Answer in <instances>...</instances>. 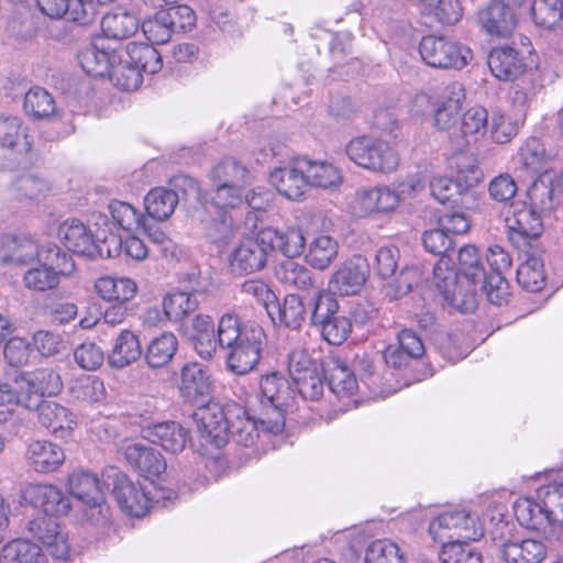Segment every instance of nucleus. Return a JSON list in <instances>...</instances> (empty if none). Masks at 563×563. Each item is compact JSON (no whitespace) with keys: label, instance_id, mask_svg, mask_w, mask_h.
<instances>
[{"label":"nucleus","instance_id":"1","mask_svg":"<svg viewBox=\"0 0 563 563\" xmlns=\"http://www.w3.org/2000/svg\"><path fill=\"white\" fill-rule=\"evenodd\" d=\"M23 497L44 512L29 522L30 533L42 542L53 559L66 561L70 552L68 537L55 517L69 511V497L52 484H29L23 490Z\"/></svg>","mask_w":563,"mask_h":563},{"label":"nucleus","instance_id":"2","mask_svg":"<svg viewBox=\"0 0 563 563\" xmlns=\"http://www.w3.org/2000/svg\"><path fill=\"white\" fill-rule=\"evenodd\" d=\"M218 334L231 373L246 375L256 367L266 344V334L258 323H243L238 314L228 312L218 321Z\"/></svg>","mask_w":563,"mask_h":563},{"label":"nucleus","instance_id":"3","mask_svg":"<svg viewBox=\"0 0 563 563\" xmlns=\"http://www.w3.org/2000/svg\"><path fill=\"white\" fill-rule=\"evenodd\" d=\"M459 263L462 277L466 282L464 291L456 272L449 268L448 262L443 258L433 268V283L451 307L465 313L476 308V282L482 280L484 268L481 265L478 251L473 245L460 249Z\"/></svg>","mask_w":563,"mask_h":563},{"label":"nucleus","instance_id":"4","mask_svg":"<svg viewBox=\"0 0 563 563\" xmlns=\"http://www.w3.org/2000/svg\"><path fill=\"white\" fill-rule=\"evenodd\" d=\"M543 484L537 488L539 503L521 497L514 503V514L527 529H544L563 515V468L549 470L539 476Z\"/></svg>","mask_w":563,"mask_h":563},{"label":"nucleus","instance_id":"5","mask_svg":"<svg viewBox=\"0 0 563 563\" xmlns=\"http://www.w3.org/2000/svg\"><path fill=\"white\" fill-rule=\"evenodd\" d=\"M260 390L264 434H279L285 428V413L294 401V389L282 373L272 372L261 377Z\"/></svg>","mask_w":563,"mask_h":563},{"label":"nucleus","instance_id":"6","mask_svg":"<svg viewBox=\"0 0 563 563\" xmlns=\"http://www.w3.org/2000/svg\"><path fill=\"white\" fill-rule=\"evenodd\" d=\"M345 154L355 165L375 174H391L400 165L398 151L387 141L372 135L351 139L345 145Z\"/></svg>","mask_w":563,"mask_h":563},{"label":"nucleus","instance_id":"7","mask_svg":"<svg viewBox=\"0 0 563 563\" xmlns=\"http://www.w3.org/2000/svg\"><path fill=\"white\" fill-rule=\"evenodd\" d=\"M484 531L478 516L466 509L443 511L428 527L432 540L442 545L448 542L476 541L484 536Z\"/></svg>","mask_w":563,"mask_h":563},{"label":"nucleus","instance_id":"8","mask_svg":"<svg viewBox=\"0 0 563 563\" xmlns=\"http://www.w3.org/2000/svg\"><path fill=\"white\" fill-rule=\"evenodd\" d=\"M74 269L71 257L58 246L55 252L42 255L37 263L25 271L22 284L30 291L46 292L59 285L60 276L69 275Z\"/></svg>","mask_w":563,"mask_h":563},{"label":"nucleus","instance_id":"9","mask_svg":"<svg viewBox=\"0 0 563 563\" xmlns=\"http://www.w3.org/2000/svg\"><path fill=\"white\" fill-rule=\"evenodd\" d=\"M422 60L433 68H464L473 58L472 49L450 37L427 35L419 43Z\"/></svg>","mask_w":563,"mask_h":563},{"label":"nucleus","instance_id":"10","mask_svg":"<svg viewBox=\"0 0 563 563\" xmlns=\"http://www.w3.org/2000/svg\"><path fill=\"white\" fill-rule=\"evenodd\" d=\"M505 531L509 532L508 523L499 520L490 532L498 555L505 563H541L545 559L547 548L542 541L509 540L505 538Z\"/></svg>","mask_w":563,"mask_h":563},{"label":"nucleus","instance_id":"11","mask_svg":"<svg viewBox=\"0 0 563 563\" xmlns=\"http://www.w3.org/2000/svg\"><path fill=\"white\" fill-rule=\"evenodd\" d=\"M400 203L399 194L387 185L358 188L349 206L356 218L388 216Z\"/></svg>","mask_w":563,"mask_h":563},{"label":"nucleus","instance_id":"12","mask_svg":"<svg viewBox=\"0 0 563 563\" xmlns=\"http://www.w3.org/2000/svg\"><path fill=\"white\" fill-rule=\"evenodd\" d=\"M58 246L53 243L38 244L29 235H0V264L20 267L32 266L42 255L55 252Z\"/></svg>","mask_w":563,"mask_h":563},{"label":"nucleus","instance_id":"13","mask_svg":"<svg viewBox=\"0 0 563 563\" xmlns=\"http://www.w3.org/2000/svg\"><path fill=\"white\" fill-rule=\"evenodd\" d=\"M0 148L13 156V161L7 165V168L13 169L26 161V156L33 148V136L21 117L10 113L0 114Z\"/></svg>","mask_w":563,"mask_h":563},{"label":"nucleus","instance_id":"14","mask_svg":"<svg viewBox=\"0 0 563 563\" xmlns=\"http://www.w3.org/2000/svg\"><path fill=\"white\" fill-rule=\"evenodd\" d=\"M272 435L264 434L260 411L256 417H252L242 408H238L230 420L229 439L231 438L238 445L251 449L249 456L258 459L266 452Z\"/></svg>","mask_w":563,"mask_h":563},{"label":"nucleus","instance_id":"15","mask_svg":"<svg viewBox=\"0 0 563 563\" xmlns=\"http://www.w3.org/2000/svg\"><path fill=\"white\" fill-rule=\"evenodd\" d=\"M233 411H225L217 402H206L196 409L192 417L197 423L201 440L218 449L229 441L230 420Z\"/></svg>","mask_w":563,"mask_h":563},{"label":"nucleus","instance_id":"16","mask_svg":"<svg viewBox=\"0 0 563 563\" xmlns=\"http://www.w3.org/2000/svg\"><path fill=\"white\" fill-rule=\"evenodd\" d=\"M542 212L523 206L514 212L508 220V239L519 252H530L540 246V235L543 231Z\"/></svg>","mask_w":563,"mask_h":563},{"label":"nucleus","instance_id":"17","mask_svg":"<svg viewBox=\"0 0 563 563\" xmlns=\"http://www.w3.org/2000/svg\"><path fill=\"white\" fill-rule=\"evenodd\" d=\"M261 230L254 239L240 242L229 255L230 269L235 274H253L262 271L271 255L267 244H264Z\"/></svg>","mask_w":563,"mask_h":563},{"label":"nucleus","instance_id":"18","mask_svg":"<svg viewBox=\"0 0 563 563\" xmlns=\"http://www.w3.org/2000/svg\"><path fill=\"white\" fill-rule=\"evenodd\" d=\"M488 131V112L482 106L468 108L461 117V125L450 134L453 151L464 152L483 140Z\"/></svg>","mask_w":563,"mask_h":563},{"label":"nucleus","instance_id":"19","mask_svg":"<svg viewBox=\"0 0 563 563\" xmlns=\"http://www.w3.org/2000/svg\"><path fill=\"white\" fill-rule=\"evenodd\" d=\"M58 236L66 249L74 254L82 256H104L108 238L96 243L90 230L84 222L70 219L65 220L58 228Z\"/></svg>","mask_w":563,"mask_h":563},{"label":"nucleus","instance_id":"20","mask_svg":"<svg viewBox=\"0 0 563 563\" xmlns=\"http://www.w3.org/2000/svg\"><path fill=\"white\" fill-rule=\"evenodd\" d=\"M476 20L485 33L500 38L510 36L517 25L515 11L501 0H490L478 10Z\"/></svg>","mask_w":563,"mask_h":563},{"label":"nucleus","instance_id":"21","mask_svg":"<svg viewBox=\"0 0 563 563\" xmlns=\"http://www.w3.org/2000/svg\"><path fill=\"white\" fill-rule=\"evenodd\" d=\"M368 271L365 257L353 256L333 273L329 282V290L340 296L356 295L365 284Z\"/></svg>","mask_w":563,"mask_h":563},{"label":"nucleus","instance_id":"22","mask_svg":"<svg viewBox=\"0 0 563 563\" xmlns=\"http://www.w3.org/2000/svg\"><path fill=\"white\" fill-rule=\"evenodd\" d=\"M13 386L19 395L29 396L31 408L37 404L33 396H54L62 390V380L58 373L52 368H37L19 375Z\"/></svg>","mask_w":563,"mask_h":563},{"label":"nucleus","instance_id":"23","mask_svg":"<svg viewBox=\"0 0 563 563\" xmlns=\"http://www.w3.org/2000/svg\"><path fill=\"white\" fill-rule=\"evenodd\" d=\"M38 9L52 19L64 18L79 25L96 20L97 7L92 0H36Z\"/></svg>","mask_w":563,"mask_h":563},{"label":"nucleus","instance_id":"24","mask_svg":"<svg viewBox=\"0 0 563 563\" xmlns=\"http://www.w3.org/2000/svg\"><path fill=\"white\" fill-rule=\"evenodd\" d=\"M113 485V494L122 511L132 517L146 515L152 499L140 484L133 483L125 474L115 473Z\"/></svg>","mask_w":563,"mask_h":563},{"label":"nucleus","instance_id":"25","mask_svg":"<svg viewBox=\"0 0 563 563\" xmlns=\"http://www.w3.org/2000/svg\"><path fill=\"white\" fill-rule=\"evenodd\" d=\"M250 186L218 184L211 192L212 205L218 209H235L247 205L254 210L264 208L263 189H246Z\"/></svg>","mask_w":563,"mask_h":563},{"label":"nucleus","instance_id":"26","mask_svg":"<svg viewBox=\"0 0 563 563\" xmlns=\"http://www.w3.org/2000/svg\"><path fill=\"white\" fill-rule=\"evenodd\" d=\"M487 64L492 74L504 81L516 80L529 74L522 54L508 45L494 47L489 52Z\"/></svg>","mask_w":563,"mask_h":563},{"label":"nucleus","instance_id":"27","mask_svg":"<svg viewBox=\"0 0 563 563\" xmlns=\"http://www.w3.org/2000/svg\"><path fill=\"white\" fill-rule=\"evenodd\" d=\"M179 391L191 405L200 406L209 401L211 382L207 371L198 363H187L180 373Z\"/></svg>","mask_w":563,"mask_h":563},{"label":"nucleus","instance_id":"28","mask_svg":"<svg viewBox=\"0 0 563 563\" xmlns=\"http://www.w3.org/2000/svg\"><path fill=\"white\" fill-rule=\"evenodd\" d=\"M142 435L166 452L177 454L184 451L189 440V432L176 421H163L142 429Z\"/></svg>","mask_w":563,"mask_h":563},{"label":"nucleus","instance_id":"29","mask_svg":"<svg viewBox=\"0 0 563 563\" xmlns=\"http://www.w3.org/2000/svg\"><path fill=\"white\" fill-rule=\"evenodd\" d=\"M303 157L297 158L289 165L275 168L269 176L271 184L288 199H299L307 187Z\"/></svg>","mask_w":563,"mask_h":563},{"label":"nucleus","instance_id":"30","mask_svg":"<svg viewBox=\"0 0 563 563\" xmlns=\"http://www.w3.org/2000/svg\"><path fill=\"white\" fill-rule=\"evenodd\" d=\"M35 406L38 423L56 438H66L77 424L74 412L58 402L42 401Z\"/></svg>","mask_w":563,"mask_h":563},{"label":"nucleus","instance_id":"31","mask_svg":"<svg viewBox=\"0 0 563 563\" xmlns=\"http://www.w3.org/2000/svg\"><path fill=\"white\" fill-rule=\"evenodd\" d=\"M25 459L36 473L48 474L57 471L66 456L58 444L48 440H34L26 448Z\"/></svg>","mask_w":563,"mask_h":563},{"label":"nucleus","instance_id":"32","mask_svg":"<svg viewBox=\"0 0 563 563\" xmlns=\"http://www.w3.org/2000/svg\"><path fill=\"white\" fill-rule=\"evenodd\" d=\"M70 494L89 508H101L107 487L97 475L87 471H75L68 477Z\"/></svg>","mask_w":563,"mask_h":563},{"label":"nucleus","instance_id":"33","mask_svg":"<svg viewBox=\"0 0 563 563\" xmlns=\"http://www.w3.org/2000/svg\"><path fill=\"white\" fill-rule=\"evenodd\" d=\"M125 460L141 475L148 479L158 478L166 471V461L154 448L141 443L126 446Z\"/></svg>","mask_w":563,"mask_h":563},{"label":"nucleus","instance_id":"34","mask_svg":"<svg viewBox=\"0 0 563 563\" xmlns=\"http://www.w3.org/2000/svg\"><path fill=\"white\" fill-rule=\"evenodd\" d=\"M119 60V54L114 48L106 47L103 43L96 41L81 49L78 54V62L90 76H110L112 67Z\"/></svg>","mask_w":563,"mask_h":563},{"label":"nucleus","instance_id":"35","mask_svg":"<svg viewBox=\"0 0 563 563\" xmlns=\"http://www.w3.org/2000/svg\"><path fill=\"white\" fill-rule=\"evenodd\" d=\"M264 244L268 245L271 254L278 250L287 260L299 256L305 249V236L299 228L276 230L273 228L263 229Z\"/></svg>","mask_w":563,"mask_h":563},{"label":"nucleus","instance_id":"36","mask_svg":"<svg viewBox=\"0 0 563 563\" xmlns=\"http://www.w3.org/2000/svg\"><path fill=\"white\" fill-rule=\"evenodd\" d=\"M525 262L517 268V282L526 290L537 292L544 287L542 249L533 247L530 252H521Z\"/></svg>","mask_w":563,"mask_h":563},{"label":"nucleus","instance_id":"37","mask_svg":"<svg viewBox=\"0 0 563 563\" xmlns=\"http://www.w3.org/2000/svg\"><path fill=\"white\" fill-rule=\"evenodd\" d=\"M93 287L97 295L107 302H129L137 291L136 283L129 277L101 276Z\"/></svg>","mask_w":563,"mask_h":563},{"label":"nucleus","instance_id":"38","mask_svg":"<svg viewBox=\"0 0 563 563\" xmlns=\"http://www.w3.org/2000/svg\"><path fill=\"white\" fill-rule=\"evenodd\" d=\"M140 26L137 18L123 8H115L101 20V30L106 37L124 40L135 34Z\"/></svg>","mask_w":563,"mask_h":563},{"label":"nucleus","instance_id":"39","mask_svg":"<svg viewBox=\"0 0 563 563\" xmlns=\"http://www.w3.org/2000/svg\"><path fill=\"white\" fill-rule=\"evenodd\" d=\"M141 353V344L135 333L122 330L114 341L108 362L112 367L123 368L139 360Z\"/></svg>","mask_w":563,"mask_h":563},{"label":"nucleus","instance_id":"40","mask_svg":"<svg viewBox=\"0 0 563 563\" xmlns=\"http://www.w3.org/2000/svg\"><path fill=\"white\" fill-rule=\"evenodd\" d=\"M353 372L358 375L361 384L376 397H387L394 391L387 388L385 376L377 373L373 360L367 354H357L354 357Z\"/></svg>","mask_w":563,"mask_h":563},{"label":"nucleus","instance_id":"41","mask_svg":"<svg viewBox=\"0 0 563 563\" xmlns=\"http://www.w3.org/2000/svg\"><path fill=\"white\" fill-rule=\"evenodd\" d=\"M0 563H48V559L37 544L16 539L2 548Z\"/></svg>","mask_w":563,"mask_h":563},{"label":"nucleus","instance_id":"42","mask_svg":"<svg viewBox=\"0 0 563 563\" xmlns=\"http://www.w3.org/2000/svg\"><path fill=\"white\" fill-rule=\"evenodd\" d=\"M273 308L277 310L279 322L291 330L300 329L309 317L308 302L295 294L285 296L283 302H275Z\"/></svg>","mask_w":563,"mask_h":563},{"label":"nucleus","instance_id":"43","mask_svg":"<svg viewBox=\"0 0 563 563\" xmlns=\"http://www.w3.org/2000/svg\"><path fill=\"white\" fill-rule=\"evenodd\" d=\"M178 194L172 189L157 187L145 196L144 206L150 218L164 221L168 219L178 203Z\"/></svg>","mask_w":563,"mask_h":563},{"label":"nucleus","instance_id":"44","mask_svg":"<svg viewBox=\"0 0 563 563\" xmlns=\"http://www.w3.org/2000/svg\"><path fill=\"white\" fill-rule=\"evenodd\" d=\"M302 166H305L307 186L334 188L342 183L340 169L331 163L303 157Z\"/></svg>","mask_w":563,"mask_h":563},{"label":"nucleus","instance_id":"45","mask_svg":"<svg viewBox=\"0 0 563 563\" xmlns=\"http://www.w3.org/2000/svg\"><path fill=\"white\" fill-rule=\"evenodd\" d=\"M338 252L339 244L333 238L319 234L309 243L306 261L311 267L323 271L336 258Z\"/></svg>","mask_w":563,"mask_h":563},{"label":"nucleus","instance_id":"46","mask_svg":"<svg viewBox=\"0 0 563 563\" xmlns=\"http://www.w3.org/2000/svg\"><path fill=\"white\" fill-rule=\"evenodd\" d=\"M328 385L339 398L351 397L360 388L355 373L340 360H333L328 367Z\"/></svg>","mask_w":563,"mask_h":563},{"label":"nucleus","instance_id":"47","mask_svg":"<svg viewBox=\"0 0 563 563\" xmlns=\"http://www.w3.org/2000/svg\"><path fill=\"white\" fill-rule=\"evenodd\" d=\"M126 57L128 62L132 63L141 73L154 75L163 67L161 53L150 44L129 43Z\"/></svg>","mask_w":563,"mask_h":563},{"label":"nucleus","instance_id":"48","mask_svg":"<svg viewBox=\"0 0 563 563\" xmlns=\"http://www.w3.org/2000/svg\"><path fill=\"white\" fill-rule=\"evenodd\" d=\"M178 349V340L172 332H165L153 339L145 353L148 366L159 368L167 365Z\"/></svg>","mask_w":563,"mask_h":563},{"label":"nucleus","instance_id":"49","mask_svg":"<svg viewBox=\"0 0 563 563\" xmlns=\"http://www.w3.org/2000/svg\"><path fill=\"white\" fill-rule=\"evenodd\" d=\"M275 276L284 285L307 290L313 286L311 272L294 260H285L275 269Z\"/></svg>","mask_w":563,"mask_h":563},{"label":"nucleus","instance_id":"50","mask_svg":"<svg viewBox=\"0 0 563 563\" xmlns=\"http://www.w3.org/2000/svg\"><path fill=\"white\" fill-rule=\"evenodd\" d=\"M23 109L33 119H48L56 112L55 100L42 87L31 88L24 96Z\"/></svg>","mask_w":563,"mask_h":563},{"label":"nucleus","instance_id":"51","mask_svg":"<svg viewBox=\"0 0 563 563\" xmlns=\"http://www.w3.org/2000/svg\"><path fill=\"white\" fill-rule=\"evenodd\" d=\"M211 175L218 184L252 185V175L247 168L231 157L224 158L217 164Z\"/></svg>","mask_w":563,"mask_h":563},{"label":"nucleus","instance_id":"52","mask_svg":"<svg viewBox=\"0 0 563 563\" xmlns=\"http://www.w3.org/2000/svg\"><path fill=\"white\" fill-rule=\"evenodd\" d=\"M309 319L313 325H322L339 313V302L330 290H318L308 301Z\"/></svg>","mask_w":563,"mask_h":563},{"label":"nucleus","instance_id":"53","mask_svg":"<svg viewBox=\"0 0 563 563\" xmlns=\"http://www.w3.org/2000/svg\"><path fill=\"white\" fill-rule=\"evenodd\" d=\"M553 192V177L550 173H543L528 189L529 207L542 213L550 212L554 206Z\"/></svg>","mask_w":563,"mask_h":563},{"label":"nucleus","instance_id":"54","mask_svg":"<svg viewBox=\"0 0 563 563\" xmlns=\"http://www.w3.org/2000/svg\"><path fill=\"white\" fill-rule=\"evenodd\" d=\"M534 24L544 30H553L563 19L562 0H534L531 7Z\"/></svg>","mask_w":563,"mask_h":563},{"label":"nucleus","instance_id":"55","mask_svg":"<svg viewBox=\"0 0 563 563\" xmlns=\"http://www.w3.org/2000/svg\"><path fill=\"white\" fill-rule=\"evenodd\" d=\"M13 190L20 201L34 202L45 198L49 186L44 178L34 174H26L20 176L13 183Z\"/></svg>","mask_w":563,"mask_h":563},{"label":"nucleus","instance_id":"56","mask_svg":"<svg viewBox=\"0 0 563 563\" xmlns=\"http://www.w3.org/2000/svg\"><path fill=\"white\" fill-rule=\"evenodd\" d=\"M545 151L539 139L531 137L520 146L515 164L517 168L527 173H537L543 168Z\"/></svg>","mask_w":563,"mask_h":563},{"label":"nucleus","instance_id":"57","mask_svg":"<svg viewBox=\"0 0 563 563\" xmlns=\"http://www.w3.org/2000/svg\"><path fill=\"white\" fill-rule=\"evenodd\" d=\"M195 294L177 291L164 298L163 307L166 317L172 321H180L198 308Z\"/></svg>","mask_w":563,"mask_h":563},{"label":"nucleus","instance_id":"58","mask_svg":"<svg viewBox=\"0 0 563 563\" xmlns=\"http://www.w3.org/2000/svg\"><path fill=\"white\" fill-rule=\"evenodd\" d=\"M430 191L442 205L457 203L459 200L464 202L471 196L467 191L463 194V186L460 183L444 176H437L430 180Z\"/></svg>","mask_w":563,"mask_h":563},{"label":"nucleus","instance_id":"59","mask_svg":"<svg viewBox=\"0 0 563 563\" xmlns=\"http://www.w3.org/2000/svg\"><path fill=\"white\" fill-rule=\"evenodd\" d=\"M108 238V244L104 250V256L114 257L124 251V253L136 261H142L147 256L148 250L145 243L137 236L131 235L122 241L121 238L111 234Z\"/></svg>","mask_w":563,"mask_h":563},{"label":"nucleus","instance_id":"60","mask_svg":"<svg viewBox=\"0 0 563 563\" xmlns=\"http://www.w3.org/2000/svg\"><path fill=\"white\" fill-rule=\"evenodd\" d=\"M109 78L115 87L125 91L136 90L143 81L142 73L132 63L128 62V57L122 59L120 55Z\"/></svg>","mask_w":563,"mask_h":563},{"label":"nucleus","instance_id":"61","mask_svg":"<svg viewBox=\"0 0 563 563\" xmlns=\"http://www.w3.org/2000/svg\"><path fill=\"white\" fill-rule=\"evenodd\" d=\"M424 14L432 15L442 24L452 25L460 21L463 9L459 0H427L422 5Z\"/></svg>","mask_w":563,"mask_h":563},{"label":"nucleus","instance_id":"62","mask_svg":"<svg viewBox=\"0 0 563 563\" xmlns=\"http://www.w3.org/2000/svg\"><path fill=\"white\" fill-rule=\"evenodd\" d=\"M468 542L444 543L439 554L441 563H482V553Z\"/></svg>","mask_w":563,"mask_h":563},{"label":"nucleus","instance_id":"63","mask_svg":"<svg viewBox=\"0 0 563 563\" xmlns=\"http://www.w3.org/2000/svg\"><path fill=\"white\" fill-rule=\"evenodd\" d=\"M142 31L151 43L164 44L170 40L175 27L168 14L161 11L153 19H147L142 23Z\"/></svg>","mask_w":563,"mask_h":563},{"label":"nucleus","instance_id":"64","mask_svg":"<svg viewBox=\"0 0 563 563\" xmlns=\"http://www.w3.org/2000/svg\"><path fill=\"white\" fill-rule=\"evenodd\" d=\"M365 563H405L397 544L388 540L372 542L365 554Z\"/></svg>","mask_w":563,"mask_h":563}]
</instances>
